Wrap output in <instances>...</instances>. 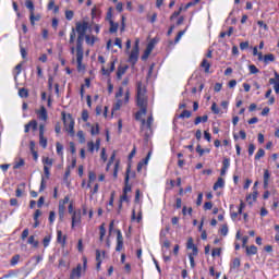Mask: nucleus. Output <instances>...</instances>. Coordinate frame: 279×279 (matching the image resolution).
Masks as SVG:
<instances>
[{
	"instance_id": "34",
	"label": "nucleus",
	"mask_w": 279,
	"mask_h": 279,
	"mask_svg": "<svg viewBox=\"0 0 279 279\" xmlns=\"http://www.w3.org/2000/svg\"><path fill=\"white\" fill-rule=\"evenodd\" d=\"M28 245H33V247H38V241H36V238L34 235H31L27 240Z\"/></svg>"
},
{
	"instance_id": "59",
	"label": "nucleus",
	"mask_w": 279,
	"mask_h": 279,
	"mask_svg": "<svg viewBox=\"0 0 279 279\" xmlns=\"http://www.w3.org/2000/svg\"><path fill=\"white\" fill-rule=\"evenodd\" d=\"M254 151H256V146L254 144L248 145V156H254Z\"/></svg>"
},
{
	"instance_id": "37",
	"label": "nucleus",
	"mask_w": 279,
	"mask_h": 279,
	"mask_svg": "<svg viewBox=\"0 0 279 279\" xmlns=\"http://www.w3.org/2000/svg\"><path fill=\"white\" fill-rule=\"evenodd\" d=\"M260 158H265V149L259 148L255 155V160H260Z\"/></svg>"
},
{
	"instance_id": "54",
	"label": "nucleus",
	"mask_w": 279,
	"mask_h": 279,
	"mask_svg": "<svg viewBox=\"0 0 279 279\" xmlns=\"http://www.w3.org/2000/svg\"><path fill=\"white\" fill-rule=\"evenodd\" d=\"M112 7H110L107 11V16H106V21H108L110 23V21H112Z\"/></svg>"
},
{
	"instance_id": "42",
	"label": "nucleus",
	"mask_w": 279,
	"mask_h": 279,
	"mask_svg": "<svg viewBox=\"0 0 279 279\" xmlns=\"http://www.w3.org/2000/svg\"><path fill=\"white\" fill-rule=\"evenodd\" d=\"M25 5L29 10L31 14L34 13V2L32 0H26Z\"/></svg>"
},
{
	"instance_id": "4",
	"label": "nucleus",
	"mask_w": 279,
	"mask_h": 279,
	"mask_svg": "<svg viewBox=\"0 0 279 279\" xmlns=\"http://www.w3.org/2000/svg\"><path fill=\"white\" fill-rule=\"evenodd\" d=\"M82 223V210L77 209L72 214V228Z\"/></svg>"
},
{
	"instance_id": "22",
	"label": "nucleus",
	"mask_w": 279,
	"mask_h": 279,
	"mask_svg": "<svg viewBox=\"0 0 279 279\" xmlns=\"http://www.w3.org/2000/svg\"><path fill=\"white\" fill-rule=\"evenodd\" d=\"M276 61V56L274 53H268L264 56V63L269 64V62H275Z\"/></svg>"
},
{
	"instance_id": "11",
	"label": "nucleus",
	"mask_w": 279,
	"mask_h": 279,
	"mask_svg": "<svg viewBox=\"0 0 279 279\" xmlns=\"http://www.w3.org/2000/svg\"><path fill=\"white\" fill-rule=\"evenodd\" d=\"M83 60L84 52H76L77 71H84V64H82Z\"/></svg>"
},
{
	"instance_id": "3",
	"label": "nucleus",
	"mask_w": 279,
	"mask_h": 279,
	"mask_svg": "<svg viewBox=\"0 0 279 279\" xmlns=\"http://www.w3.org/2000/svg\"><path fill=\"white\" fill-rule=\"evenodd\" d=\"M62 119L65 132L69 133L70 136H75V120H73V117H71V114L66 117V114L63 113Z\"/></svg>"
},
{
	"instance_id": "15",
	"label": "nucleus",
	"mask_w": 279,
	"mask_h": 279,
	"mask_svg": "<svg viewBox=\"0 0 279 279\" xmlns=\"http://www.w3.org/2000/svg\"><path fill=\"white\" fill-rule=\"evenodd\" d=\"M228 169H230V159L226 158L222 161V168L220 171V175H225L227 173Z\"/></svg>"
},
{
	"instance_id": "28",
	"label": "nucleus",
	"mask_w": 279,
	"mask_h": 279,
	"mask_svg": "<svg viewBox=\"0 0 279 279\" xmlns=\"http://www.w3.org/2000/svg\"><path fill=\"white\" fill-rule=\"evenodd\" d=\"M208 121V116L196 117L194 124L199 125V123H206Z\"/></svg>"
},
{
	"instance_id": "2",
	"label": "nucleus",
	"mask_w": 279,
	"mask_h": 279,
	"mask_svg": "<svg viewBox=\"0 0 279 279\" xmlns=\"http://www.w3.org/2000/svg\"><path fill=\"white\" fill-rule=\"evenodd\" d=\"M88 31V22L84 21V22H77L76 23V28H72L71 33H70V45H73V43H75V32L78 35H83L86 36V32Z\"/></svg>"
},
{
	"instance_id": "25",
	"label": "nucleus",
	"mask_w": 279,
	"mask_h": 279,
	"mask_svg": "<svg viewBox=\"0 0 279 279\" xmlns=\"http://www.w3.org/2000/svg\"><path fill=\"white\" fill-rule=\"evenodd\" d=\"M41 162L44 165V167H53V159L49 158V157H43Z\"/></svg>"
},
{
	"instance_id": "14",
	"label": "nucleus",
	"mask_w": 279,
	"mask_h": 279,
	"mask_svg": "<svg viewBox=\"0 0 279 279\" xmlns=\"http://www.w3.org/2000/svg\"><path fill=\"white\" fill-rule=\"evenodd\" d=\"M150 156H151V153H148L147 157L143 161L138 162V165H137L138 173H141V171H143V167L147 166V163L149 162Z\"/></svg>"
},
{
	"instance_id": "16",
	"label": "nucleus",
	"mask_w": 279,
	"mask_h": 279,
	"mask_svg": "<svg viewBox=\"0 0 279 279\" xmlns=\"http://www.w3.org/2000/svg\"><path fill=\"white\" fill-rule=\"evenodd\" d=\"M226 186V181L223 178H218V180L214 184V191H218V189H223Z\"/></svg>"
},
{
	"instance_id": "31",
	"label": "nucleus",
	"mask_w": 279,
	"mask_h": 279,
	"mask_svg": "<svg viewBox=\"0 0 279 279\" xmlns=\"http://www.w3.org/2000/svg\"><path fill=\"white\" fill-rule=\"evenodd\" d=\"M31 25L34 27L36 25V21H40V15H35L34 12L29 15Z\"/></svg>"
},
{
	"instance_id": "57",
	"label": "nucleus",
	"mask_w": 279,
	"mask_h": 279,
	"mask_svg": "<svg viewBox=\"0 0 279 279\" xmlns=\"http://www.w3.org/2000/svg\"><path fill=\"white\" fill-rule=\"evenodd\" d=\"M32 260H35V266L41 263L43 260V255H36L32 257Z\"/></svg>"
},
{
	"instance_id": "46",
	"label": "nucleus",
	"mask_w": 279,
	"mask_h": 279,
	"mask_svg": "<svg viewBox=\"0 0 279 279\" xmlns=\"http://www.w3.org/2000/svg\"><path fill=\"white\" fill-rule=\"evenodd\" d=\"M95 180H97V174H95V172L89 171L88 172V182L89 184H92V182H95Z\"/></svg>"
},
{
	"instance_id": "50",
	"label": "nucleus",
	"mask_w": 279,
	"mask_h": 279,
	"mask_svg": "<svg viewBox=\"0 0 279 279\" xmlns=\"http://www.w3.org/2000/svg\"><path fill=\"white\" fill-rule=\"evenodd\" d=\"M186 247H187V250H195V247H197V246H195V244L193 243V238H189Z\"/></svg>"
},
{
	"instance_id": "21",
	"label": "nucleus",
	"mask_w": 279,
	"mask_h": 279,
	"mask_svg": "<svg viewBox=\"0 0 279 279\" xmlns=\"http://www.w3.org/2000/svg\"><path fill=\"white\" fill-rule=\"evenodd\" d=\"M65 210H66V207L64 206V204H62V202H59V219H60V221H62V219H64Z\"/></svg>"
},
{
	"instance_id": "56",
	"label": "nucleus",
	"mask_w": 279,
	"mask_h": 279,
	"mask_svg": "<svg viewBox=\"0 0 279 279\" xmlns=\"http://www.w3.org/2000/svg\"><path fill=\"white\" fill-rule=\"evenodd\" d=\"M49 169H51L49 166H44V173L46 175V180H49V177L51 175Z\"/></svg>"
},
{
	"instance_id": "48",
	"label": "nucleus",
	"mask_w": 279,
	"mask_h": 279,
	"mask_svg": "<svg viewBox=\"0 0 279 279\" xmlns=\"http://www.w3.org/2000/svg\"><path fill=\"white\" fill-rule=\"evenodd\" d=\"M90 134H92V136L99 134V124L92 126Z\"/></svg>"
},
{
	"instance_id": "20",
	"label": "nucleus",
	"mask_w": 279,
	"mask_h": 279,
	"mask_svg": "<svg viewBox=\"0 0 279 279\" xmlns=\"http://www.w3.org/2000/svg\"><path fill=\"white\" fill-rule=\"evenodd\" d=\"M153 49H154V46L151 44H148L144 54L142 56V60H147V58H149V54L151 53Z\"/></svg>"
},
{
	"instance_id": "60",
	"label": "nucleus",
	"mask_w": 279,
	"mask_h": 279,
	"mask_svg": "<svg viewBox=\"0 0 279 279\" xmlns=\"http://www.w3.org/2000/svg\"><path fill=\"white\" fill-rule=\"evenodd\" d=\"M120 202L121 204H123V202H126V203L130 202V197H128V193L123 192L122 196L120 197Z\"/></svg>"
},
{
	"instance_id": "9",
	"label": "nucleus",
	"mask_w": 279,
	"mask_h": 279,
	"mask_svg": "<svg viewBox=\"0 0 279 279\" xmlns=\"http://www.w3.org/2000/svg\"><path fill=\"white\" fill-rule=\"evenodd\" d=\"M77 278H82V264H78L70 275V279H77Z\"/></svg>"
},
{
	"instance_id": "43",
	"label": "nucleus",
	"mask_w": 279,
	"mask_h": 279,
	"mask_svg": "<svg viewBox=\"0 0 279 279\" xmlns=\"http://www.w3.org/2000/svg\"><path fill=\"white\" fill-rule=\"evenodd\" d=\"M19 95H20V97L27 98V97H29V92L25 88H20Z\"/></svg>"
},
{
	"instance_id": "1",
	"label": "nucleus",
	"mask_w": 279,
	"mask_h": 279,
	"mask_svg": "<svg viewBox=\"0 0 279 279\" xmlns=\"http://www.w3.org/2000/svg\"><path fill=\"white\" fill-rule=\"evenodd\" d=\"M136 106L140 108V110L135 113L136 121H141L142 123V130H151V125H154V116H149L147 121L143 119L145 114H147V89H145V86H143L142 82H137V88H136Z\"/></svg>"
},
{
	"instance_id": "24",
	"label": "nucleus",
	"mask_w": 279,
	"mask_h": 279,
	"mask_svg": "<svg viewBox=\"0 0 279 279\" xmlns=\"http://www.w3.org/2000/svg\"><path fill=\"white\" fill-rule=\"evenodd\" d=\"M258 197V192L254 191L252 194L246 196V201L248 204H252L253 202H256V198Z\"/></svg>"
},
{
	"instance_id": "19",
	"label": "nucleus",
	"mask_w": 279,
	"mask_h": 279,
	"mask_svg": "<svg viewBox=\"0 0 279 279\" xmlns=\"http://www.w3.org/2000/svg\"><path fill=\"white\" fill-rule=\"evenodd\" d=\"M269 178H271L269 170H264V189L269 187Z\"/></svg>"
},
{
	"instance_id": "41",
	"label": "nucleus",
	"mask_w": 279,
	"mask_h": 279,
	"mask_svg": "<svg viewBox=\"0 0 279 279\" xmlns=\"http://www.w3.org/2000/svg\"><path fill=\"white\" fill-rule=\"evenodd\" d=\"M191 111L183 110L182 113L179 116V119H191Z\"/></svg>"
},
{
	"instance_id": "35",
	"label": "nucleus",
	"mask_w": 279,
	"mask_h": 279,
	"mask_svg": "<svg viewBox=\"0 0 279 279\" xmlns=\"http://www.w3.org/2000/svg\"><path fill=\"white\" fill-rule=\"evenodd\" d=\"M196 151L197 154H199V156H204L205 154H210V149L208 148L203 149L201 145H197Z\"/></svg>"
},
{
	"instance_id": "40",
	"label": "nucleus",
	"mask_w": 279,
	"mask_h": 279,
	"mask_svg": "<svg viewBox=\"0 0 279 279\" xmlns=\"http://www.w3.org/2000/svg\"><path fill=\"white\" fill-rule=\"evenodd\" d=\"M125 71H128V68L118 69V72H117L118 80H121V77H123V75H125Z\"/></svg>"
},
{
	"instance_id": "52",
	"label": "nucleus",
	"mask_w": 279,
	"mask_h": 279,
	"mask_svg": "<svg viewBox=\"0 0 279 279\" xmlns=\"http://www.w3.org/2000/svg\"><path fill=\"white\" fill-rule=\"evenodd\" d=\"M43 243H44V247H49V243H51V235H46L44 238Z\"/></svg>"
},
{
	"instance_id": "51",
	"label": "nucleus",
	"mask_w": 279,
	"mask_h": 279,
	"mask_svg": "<svg viewBox=\"0 0 279 279\" xmlns=\"http://www.w3.org/2000/svg\"><path fill=\"white\" fill-rule=\"evenodd\" d=\"M77 138L80 140V143H86V137L84 136V131L77 132Z\"/></svg>"
},
{
	"instance_id": "8",
	"label": "nucleus",
	"mask_w": 279,
	"mask_h": 279,
	"mask_svg": "<svg viewBox=\"0 0 279 279\" xmlns=\"http://www.w3.org/2000/svg\"><path fill=\"white\" fill-rule=\"evenodd\" d=\"M36 114L40 121H47L49 119V116L47 114V109L45 106H41L39 110L36 111Z\"/></svg>"
},
{
	"instance_id": "63",
	"label": "nucleus",
	"mask_w": 279,
	"mask_h": 279,
	"mask_svg": "<svg viewBox=\"0 0 279 279\" xmlns=\"http://www.w3.org/2000/svg\"><path fill=\"white\" fill-rule=\"evenodd\" d=\"M204 210H213V203L211 202H206L204 204Z\"/></svg>"
},
{
	"instance_id": "27",
	"label": "nucleus",
	"mask_w": 279,
	"mask_h": 279,
	"mask_svg": "<svg viewBox=\"0 0 279 279\" xmlns=\"http://www.w3.org/2000/svg\"><path fill=\"white\" fill-rule=\"evenodd\" d=\"M85 40H86V43H87V45H95V43L97 41V40H99V38H97V37H95V36H89V35H86L85 36Z\"/></svg>"
},
{
	"instance_id": "53",
	"label": "nucleus",
	"mask_w": 279,
	"mask_h": 279,
	"mask_svg": "<svg viewBox=\"0 0 279 279\" xmlns=\"http://www.w3.org/2000/svg\"><path fill=\"white\" fill-rule=\"evenodd\" d=\"M211 256L215 258L216 256H221V248L216 247L211 252Z\"/></svg>"
},
{
	"instance_id": "10",
	"label": "nucleus",
	"mask_w": 279,
	"mask_h": 279,
	"mask_svg": "<svg viewBox=\"0 0 279 279\" xmlns=\"http://www.w3.org/2000/svg\"><path fill=\"white\" fill-rule=\"evenodd\" d=\"M99 145H101V141L100 140H96V144L94 142H88L87 143V147H88V151H90V154H93V151H99Z\"/></svg>"
},
{
	"instance_id": "62",
	"label": "nucleus",
	"mask_w": 279,
	"mask_h": 279,
	"mask_svg": "<svg viewBox=\"0 0 279 279\" xmlns=\"http://www.w3.org/2000/svg\"><path fill=\"white\" fill-rule=\"evenodd\" d=\"M123 250V241H117L116 252H121Z\"/></svg>"
},
{
	"instance_id": "58",
	"label": "nucleus",
	"mask_w": 279,
	"mask_h": 279,
	"mask_svg": "<svg viewBox=\"0 0 279 279\" xmlns=\"http://www.w3.org/2000/svg\"><path fill=\"white\" fill-rule=\"evenodd\" d=\"M211 112H214V114H219L220 110L219 107H217V102H213Z\"/></svg>"
},
{
	"instance_id": "13",
	"label": "nucleus",
	"mask_w": 279,
	"mask_h": 279,
	"mask_svg": "<svg viewBox=\"0 0 279 279\" xmlns=\"http://www.w3.org/2000/svg\"><path fill=\"white\" fill-rule=\"evenodd\" d=\"M57 241L58 243H60L63 247L66 244V235L62 234L61 230L57 231Z\"/></svg>"
},
{
	"instance_id": "38",
	"label": "nucleus",
	"mask_w": 279,
	"mask_h": 279,
	"mask_svg": "<svg viewBox=\"0 0 279 279\" xmlns=\"http://www.w3.org/2000/svg\"><path fill=\"white\" fill-rule=\"evenodd\" d=\"M99 230H100V238H99V241H104V238L106 236V223H102V225L99 227Z\"/></svg>"
},
{
	"instance_id": "17",
	"label": "nucleus",
	"mask_w": 279,
	"mask_h": 279,
	"mask_svg": "<svg viewBox=\"0 0 279 279\" xmlns=\"http://www.w3.org/2000/svg\"><path fill=\"white\" fill-rule=\"evenodd\" d=\"M256 254H258V247H256L255 245L246 246L247 256H254Z\"/></svg>"
},
{
	"instance_id": "32",
	"label": "nucleus",
	"mask_w": 279,
	"mask_h": 279,
	"mask_svg": "<svg viewBox=\"0 0 279 279\" xmlns=\"http://www.w3.org/2000/svg\"><path fill=\"white\" fill-rule=\"evenodd\" d=\"M19 260H21V255H14L10 260L11 267H16V265H19Z\"/></svg>"
},
{
	"instance_id": "23",
	"label": "nucleus",
	"mask_w": 279,
	"mask_h": 279,
	"mask_svg": "<svg viewBox=\"0 0 279 279\" xmlns=\"http://www.w3.org/2000/svg\"><path fill=\"white\" fill-rule=\"evenodd\" d=\"M130 174L125 175V186L123 189V193H130L132 191V186L130 185Z\"/></svg>"
},
{
	"instance_id": "6",
	"label": "nucleus",
	"mask_w": 279,
	"mask_h": 279,
	"mask_svg": "<svg viewBox=\"0 0 279 279\" xmlns=\"http://www.w3.org/2000/svg\"><path fill=\"white\" fill-rule=\"evenodd\" d=\"M29 130H33V132H36V130H38V122L36 120H31L27 124H25V134L29 133Z\"/></svg>"
},
{
	"instance_id": "49",
	"label": "nucleus",
	"mask_w": 279,
	"mask_h": 279,
	"mask_svg": "<svg viewBox=\"0 0 279 279\" xmlns=\"http://www.w3.org/2000/svg\"><path fill=\"white\" fill-rule=\"evenodd\" d=\"M248 71H250L251 75H256V73L259 72L258 68H256V65H254V64L248 66Z\"/></svg>"
},
{
	"instance_id": "36",
	"label": "nucleus",
	"mask_w": 279,
	"mask_h": 279,
	"mask_svg": "<svg viewBox=\"0 0 279 279\" xmlns=\"http://www.w3.org/2000/svg\"><path fill=\"white\" fill-rule=\"evenodd\" d=\"M239 267H241V259L234 258L231 264V269H239Z\"/></svg>"
},
{
	"instance_id": "7",
	"label": "nucleus",
	"mask_w": 279,
	"mask_h": 279,
	"mask_svg": "<svg viewBox=\"0 0 279 279\" xmlns=\"http://www.w3.org/2000/svg\"><path fill=\"white\" fill-rule=\"evenodd\" d=\"M86 37V35H80L77 36L76 39V53H84V48H83V43H84V38Z\"/></svg>"
},
{
	"instance_id": "26",
	"label": "nucleus",
	"mask_w": 279,
	"mask_h": 279,
	"mask_svg": "<svg viewBox=\"0 0 279 279\" xmlns=\"http://www.w3.org/2000/svg\"><path fill=\"white\" fill-rule=\"evenodd\" d=\"M201 66L205 69V73H210V62H208V60L203 59Z\"/></svg>"
},
{
	"instance_id": "55",
	"label": "nucleus",
	"mask_w": 279,
	"mask_h": 279,
	"mask_svg": "<svg viewBox=\"0 0 279 279\" xmlns=\"http://www.w3.org/2000/svg\"><path fill=\"white\" fill-rule=\"evenodd\" d=\"M220 234H222V236H228V225L221 227Z\"/></svg>"
},
{
	"instance_id": "45",
	"label": "nucleus",
	"mask_w": 279,
	"mask_h": 279,
	"mask_svg": "<svg viewBox=\"0 0 279 279\" xmlns=\"http://www.w3.org/2000/svg\"><path fill=\"white\" fill-rule=\"evenodd\" d=\"M21 167H25V160L21 158L15 165L13 166V169H21Z\"/></svg>"
},
{
	"instance_id": "33",
	"label": "nucleus",
	"mask_w": 279,
	"mask_h": 279,
	"mask_svg": "<svg viewBox=\"0 0 279 279\" xmlns=\"http://www.w3.org/2000/svg\"><path fill=\"white\" fill-rule=\"evenodd\" d=\"M56 147H57V154L58 156H63V151H64V146L60 143V142H57L56 143Z\"/></svg>"
},
{
	"instance_id": "39",
	"label": "nucleus",
	"mask_w": 279,
	"mask_h": 279,
	"mask_svg": "<svg viewBox=\"0 0 279 279\" xmlns=\"http://www.w3.org/2000/svg\"><path fill=\"white\" fill-rule=\"evenodd\" d=\"M39 145L44 148L47 149V138L45 135L39 136Z\"/></svg>"
},
{
	"instance_id": "61",
	"label": "nucleus",
	"mask_w": 279,
	"mask_h": 279,
	"mask_svg": "<svg viewBox=\"0 0 279 279\" xmlns=\"http://www.w3.org/2000/svg\"><path fill=\"white\" fill-rule=\"evenodd\" d=\"M250 47V41H243L240 44L241 51H245Z\"/></svg>"
},
{
	"instance_id": "47",
	"label": "nucleus",
	"mask_w": 279,
	"mask_h": 279,
	"mask_svg": "<svg viewBox=\"0 0 279 279\" xmlns=\"http://www.w3.org/2000/svg\"><path fill=\"white\" fill-rule=\"evenodd\" d=\"M22 69H23V63H19V64L15 66V72H14L15 78L19 77V75H21Z\"/></svg>"
},
{
	"instance_id": "12",
	"label": "nucleus",
	"mask_w": 279,
	"mask_h": 279,
	"mask_svg": "<svg viewBox=\"0 0 279 279\" xmlns=\"http://www.w3.org/2000/svg\"><path fill=\"white\" fill-rule=\"evenodd\" d=\"M276 78H269V84H274L275 93L279 95V75L275 73Z\"/></svg>"
},
{
	"instance_id": "29",
	"label": "nucleus",
	"mask_w": 279,
	"mask_h": 279,
	"mask_svg": "<svg viewBox=\"0 0 279 279\" xmlns=\"http://www.w3.org/2000/svg\"><path fill=\"white\" fill-rule=\"evenodd\" d=\"M114 71V62H110V68H102V75H110Z\"/></svg>"
},
{
	"instance_id": "5",
	"label": "nucleus",
	"mask_w": 279,
	"mask_h": 279,
	"mask_svg": "<svg viewBox=\"0 0 279 279\" xmlns=\"http://www.w3.org/2000/svg\"><path fill=\"white\" fill-rule=\"evenodd\" d=\"M129 60L130 62H132V64H136V62L138 61V40L135 41V46L131 51Z\"/></svg>"
},
{
	"instance_id": "64",
	"label": "nucleus",
	"mask_w": 279,
	"mask_h": 279,
	"mask_svg": "<svg viewBox=\"0 0 279 279\" xmlns=\"http://www.w3.org/2000/svg\"><path fill=\"white\" fill-rule=\"evenodd\" d=\"M49 221L50 223H53V221H56V211L49 213Z\"/></svg>"
},
{
	"instance_id": "44",
	"label": "nucleus",
	"mask_w": 279,
	"mask_h": 279,
	"mask_svg": "<svg viewBox=\"0 0 279 279\" xmlns=\"http://www.w3.org/2000/svg\"><path fill=\"white\" fill-rule=\"evenodd\" d=\"M73 16H75V13L71 10L65 11V19L66 21H73Z\"/></svg>"
},
{
	"instance_id": "18",
	"label": "nucleus",
	"mask_w": 279,
	"mask_h": 279,
	"mask_svg": "<svg viewBox=\"0 0 279 279\" xmlns=\"http://www.w3.org/2000/svg\"><path fill=\"white\" fill-rule=\"evenodd\" d=\"M109 32L110 34H117V32L119 31V23H116L114 21H111L109 22Z\"/></svg>"
},
{
	"instance_id": "30",
	"label": "nucleus",
	"mask_w": 279,
	"mask_h": 279,
	"mask_svg": "<svg viewBox=\"0 0 279 279\" xmlns=\"http://www.w3.org/2000/svg\"><path fill=\"white\" fill-rule=\"evenodd\" d=\"M48 10H53L54 13L60 12V8L56 5V1L50 0L48 3Z\"/></svg>"
}]
</instances>
